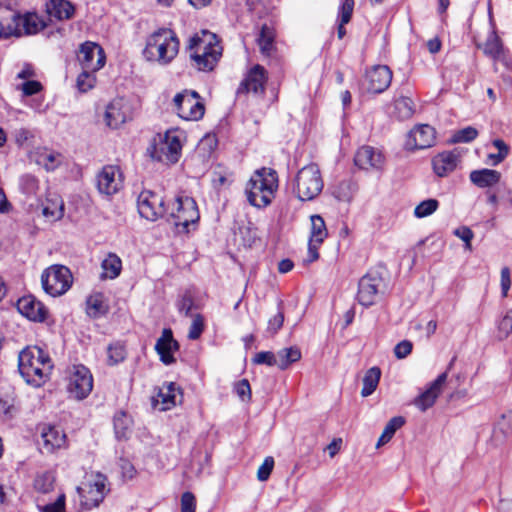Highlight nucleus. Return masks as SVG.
<instances>
[{"mask_svg":"<svg viewBox=\"0 0 512 512\" xmlns=\"http://www.w3.org/2000/svg\"><path fill=\"white\" fill-rule=\"evenodd\" d=\"M187 49L191 65L198 71H212L222 56V46L216 34L208 30L195 33L189 39Z\"/></svg>","mask_w":512,"mask_h":512,"instance_id":"f257e3e1","label":"nucleus"},{"mask_svg":"<svg viewBox=\"0 0 512 512\" xmlns=\"http://www.w3.org/2000/svg\"><path fill=\"white\" fill-rule=\"evenodd\" d=\"M18 369L28 384L39 387L48 379L52 363L42 349L27 347L19 353Z\"/></svg>","mask_w":512,"mask_h":512,"instance_id":"f03ea898","label":"nucleus"},{"mask_svg":"<svg viewBox=\"0 0 512 512\" xmlns=\"http://www.w3.org/2000/svg\"><path fill=\"white\" fill-rule=\"evenodd\" d=\"M278 189V176L270 168L256 170L245 187V195L250 205L264 208L271 204Z\"/></svg>","mask_w":512,"mask_h":512,"instance_id":"7ed1b4c3","label":"nucleus"},{"mask_svg":"<svg viewBox=\"0 0 512 512\" xmlns=\"http://www.w3.org/2000/svg\"><path fill=\"white\" fill-rule=\"evenodd\" d=\"M179 40L171 29L161 28L148 36L143 55L147 61L167 65L179 52Z\"/></svg>","mask_w":512,"mask_h":512,"instance_id":"20e7f679","label":"nucleus"},{"mask_svg":"<svg viewBox=\"0 0 512 512\" xmlns=\"http://www.w3.org/2000/svg\"><path fill=\"white\" fill-rule=\"evenodd\" d=\"M44 27V21L36 13L19 15L0 3V39L33 35Z\"/></svg>","mask_w":512,"mask_h":512,"instance_id":"39448f33","label":"nucleus"},{"mask_svg":"<svg viewBox=\"0 0 512 512\" xmlns=\"http://www.w3.org/2000/svg\"><path fill=\"white\" fill-rule=\"evenodd\" d=\"M324 186L319 167L316 164H309L301 168L293 182V192L301 201L315 199Z\"/></svg>","mask_w":512,"mask_h":512,"instance_id":"423d86ee","label":"nucleus"},{"mask_svg":"<svg viewBox=\"0 0 512 512\" xmlns=\"http://www.w3.org/2000/svg\"><path fill=\"white\" fill-rule=\"evenodd\" d=\"M184 139L183 131L168 130L163 136H159V141L154 145L151 153L152 158L170 164L178 162Z\"/></svg>","mask_w":512,"mask_h":512,"instance_id":"0eeeda50","label":"nucleus"},{"mask_svg":"<svg viewBox=\"0 0 512 512\" xmlns=\"http://www.w3.org/2000/svg\"><path fill=\"white\" fill-rule=\"evenodd\" d=\"M176 114L186 121H198L205 113V106L200 95L194 90L185 89L173 98Z\"/></svg>","mask_w":512,"mask_h":512,"instance_id":"6e6552de","label":"nucleus"},{"mask_svg":"<svg viewBox=\"0 0 512 512\" xmlns=\"http://www.w3.org/2000/svg\"><path fill=\"white\" fill-rule=\"evenodd\" d=\"M41 282L47 294L57 297L65 294L70 289L73 276L66 266L52 265L43 271Z\"/></svg>","mask_w":512,"mask_h":512,"instance_id":"1a4fd4ad","label":"nucleus"},{"mask_svg":"<svg viewBox=\"0 0 512 512\" xmlns=\"http://www.w3.org/2000/svg\"><path fill=\"white\" fill-rule=\"evenodd\" d=\"M137 208L141 217L149 221H156L167 215L169 211L163 196L151 190H143L139 194Z\"/></svg>","mask_w":512,"mask_h":512,"instance_id":"9d476101","label":"nucleus"},{"mask_svg":"<svg viewBox=\"0 0 512 512\" xmlns=\"http://www.w3.org/2000/svg\"><path fill=\"white\" fill-rule=\"evenodd\" d=\"M168 214L174 219V225L182 226L184 230H187L190 224L199 219L197 204L193 198L188 196H178L169 207Z\"/></svg>","mask_w":512,"mask_h":512,"instance_id":"9b49d317","label":"nucleus"},{"mask_svg":"<svg viewBox=\"0 0 512 512\" xmlns=\"http://www.w3.org/2000/svg\"><path fill=\"white\" fill-rule=\"evenodd\" d=\"M93 389V377L84 365H73L69 370L68 391L75 399L86 398Z\"/></svg>","mask_w":512,"mask_h":512,"instance_id":"f8f14e48","label":"nucleus"},{"mask_svg":"<svg viewBox=\"0 0 512 512\" xmlns=\"http://www.w3.org/2000/svg\"><path fill=\"white\" fill-rule=\"evenodd\" d=\"M383 279L377 272L366 273L358 283L357 299L365 307L377 303L382 292Z\"/></svg>","mask_w":512,"mask_h":512,"instance_id":"ddd939ff","label":"nucleus"},{"mask_svg":"<svg viewBox=\"0 0 512 512\" xmlns=\"http://www.w3.org/2000/svg\"><path fill=\"white\" fill-rule=\"evenodd\" d=\"M123 180V174L119 166L106 165L97 173V189L102 195L112 196L121 190Z\"/></svg>","mask_w":512,"mask_h":512,"instance_id":"4468645a","label":"nucleus"},{"mask_svg":"<svg viewBox=\"0 0 512 512\" xmlns=\"http://www.w3.org/2000/svg\"><path fill=\"white\" fill-rule=\"evenodd\" d=\"M78 60L82 70L96 72L105 65L106 56L100 45L94 42H85L80 47Z\"/></svg>","mask_w":512,"mask_h":512,"instance_id":"2eb2a0df","label":"nucleus"},{"mask_svg":"<svg viewBox=\"0 0 512 512\" xmlns=\"http://www.w3.org/2000/svg\"><path fill=\"white\" fill-rule=\"evenodd\" d=\"M80 506L85 510H91L103 501L106 494L104 482H81L77 487Z\"/></svg>","mask_w":512,"mask_h":512,"instance_id":"dca6fc26","label":"nucleus"},{"mask_svg":"<svg viewBox=\"0 0 512 512\" xmlns=\"http://www.w3.org/2000/svg\"><path fill=\"white\" fill-rule=\"evenodd\" d=\"M132 118V107L123 97L113 99L105 112L106 124L111 128H118Z\"/></svg>","mask_w":512,"mask_h":512,"instance_id":"f3484780","label":"nucleus"},{"mask_svg":"<svg viewBox=\"0 0 512 512\" xmlns=\"http://www.w3.org/2000/svg\"><path fill=\"white\" fill-rule=\"evenodd\" d=\"M435 135V129L430 125H417L408 133L405 146L408 150L429 148L435 144Z\"/></svg>","mask_w":512,"mask_h":512,"instance_id":"a211bd4d","label":"nucleus"},{"mask_svg":"<svg viewBox=\"0 0 512 512\" xmlns=\"http://www.w3.org/2000/svg\"><path fill=\"white\" fill-rule=\"evenodd\" d=\"M355 164L363 170H381L385 163V157L381 150L372 146L360 147L354 158Z\"/></svg>","mask_w":512,"mask_h":512,"instance_id":"6ab92c4d","label":"nucleus"},{"mask_svg":"<svg viewBox=\"0 0 512 512\" xmlns=\"http://www.w3.org/2000/svg\"><path fill=\"white\" fill-rule=\"evenodd\" d=\"M447 372L441 373L430 385L413 401V404L421 411H426L434 405L447 381Z\"/></svg>","mask_w":512,"mask_h":512,"instance_id":"aec40b11","label":"nucleus"},{"mask_svg":"<svg viewBox=\"0 0 512 512\" xmlns=\"http://www.w3.org/2000/svg\"><path fill=\"white\" fill-rule=\"evenodd\" d=\"M266 82L267 72L263 66L257 64L247 72L245 78L240 84L238 91L263 94L265 91Z\"/></svg>","mask_w":512,"mask_h":512,"instance_id":"412c9836","label":"nucleus"},{"mask_svg":"<svg viewBox=\"0 0 512 512\" xmlns=\"http://www.w3.org/2000/svg\"><path fill=\"white\" fill-rule=\"evenodd\" d=\"M366 77L367 89L372 93H382L391 84L392 71L386 65H376L367 72Z\"/></svg>","mask_w":512,"mask_h":512,"instance_id":"4be33fe9","label":"nucleus"},{"mask_svg":"<svg viewBox=\"0 0 512 512\" xmlns=\"http://www.w3.org/2000/svg\"><path fill=\"white\" fill-rule=\"evenodd\" d=\"M311 220V233L308 243V252L310 255V260L314 261L318 259V247L323 243L324 239L327 237L328 232L326 229V225L324 219L319 215H312L310 217Z\"/></svg>","mask_w":512,"mask_h":512,"instance_id":"5701e85b","label":"nucleus"},{"mask_svg":"<svg viewBox=\"0 0 512 512\" xmlns=\"http://www.w3.org/2000/svg\"><path fill=\"white\" fill-rule=\"evenodd\" d=\"M17 309L23 316L35 322H42L47 316L46 307L32 295L20 298Z\"/></svg>","mask_w":512,"mask_h":512,"instance_id":"b1692460","label":"nucleus"},{"mask_svg":"<svg viewBox=\"0 0 512 512\" xmlns=\"http://www.w3.org/2000/svg\"><path fill=\"white\" fill-rule=\"evenodd\" d=\"M178 349L179 344L173 338L171 329H164L155 344V350L158 353L160 360L165 365L173 364L175 362L173 354Z\"/></svg>","mask_w":512,"mask_h":512,"instance_id":"393cba45","label":"nucleus"},{"mask_svg":"<svg viewBox=\"0 0 512 512\" xmlns=\"http://www.w3.org/2000/svg\"><path fill=\"white\" fill-rule=\"evenodd\" d=\"M459 161L460 153L456 149L444 151L432 159L433 170L437 176L445 177L456 169Z\"/></svg>","mask_w":512,"mask_h":512,"instance_id":"a878e982","label":"nucleus"},{"mask_svg":"<svg viewBox=\"0 0 512 512\" xmlns=\"http://www.w3.org/2000/svg\"><path fill=\"white\" fill-rule=\"evenodd\" d=\"M41 438L43 440V449L48 453L64 447L66 443L65 433L54 426L43 427Z\"/></svg>","mask_w":512,"mask_h":512,"instance_id":"bb28decb","label":"nucleus"},{"mask_svg":"<svg viewBox=\"0 0 512 512\" xmlns=\"http://www.w3.org/2000/svg\"><path fill=\"white\" fill-rule=\"evenodd\" d=\"M179 397V388L172 382L163 385L155 398L156 404H160V410H169L176 405Z\"/></svg>","mask_w":512,"mask_h":512,"instance_id":"cd10ccee","label":"nucleus"},{"mask_svg":"<svg viewBox=\"0 0 512 512\" xmlns=\"http://www.w3.org/2000/svg\"><path fill=\"white\" fill-rule=\"evenodd\" d=\"M47 13L58 20L70 19L74 14V6L67 0H50L46 4Z\"/></svg>","mask_w":512,"mask_h":512,"instance_id":"c85d7f7f","label":"nucleus"},{"mask_svg":"<svg viewBox=\"0 0 512 512\" xmlns=\"http://www.w3.org/2000/svg\"><path fill=\"white\" fill-rule=\"evenodd\" d=\"M501 179L500 172L492 169L474 170L470 173V180L480 188L491 187Z\"/></svg>","mask_w":512,"mask_h":512,"instance_id":"c756f323","label":"nucleus"},{"mask_svg":"<svg viewBox=\"0 0 512 512\" xmlns=\"http://www.w3.org/2000/svg\"><path fill=\"white\" fill-rule=\"evenodd\" d=\"M109 310V305L103 293L96 292L86 300V312L92 318H99Z\"/></svg>","mask_w":512,"mask_h":512,"instance_id":"7c9ffc66","label":"nucleus"},{"mask_svg":"<svg viewBox=\"0 0 512 512\" xmlns=\"http://www.w3.org/2000/svg\"><path fill=\"white\" fill-rule=\"evenodd\" d=\"M102 279H115L117 278L122 270V261L115 253H109L101 263Z\"/></svg>","mask_w":512,"mask_h":512,"instance_id":"2f4dec72","label":"nucleus"},{"mask_svg":"<svg viewBox=\"0 0 512 512\" xmlns=\"http://www.w3.org/2000/svg\"><path fill=\"white\" fill-rule=\"evenodd\" d=\"M275 30L268 24H263L257 39L260 51L263 55L269 56L274 49Z\"/></svg>","mask_w":512,"mask_h":512,"instance_id":"473e14b6","label":"nucleus"},{"mask_svg":"<svg viewBox=\"0 0 512 512\" xmlns=\"http://www.w3.org/2000/svg\"><path fill=\"white\" fill-rule=\"evenodd\" d=\"M43 216L51 221L60 220L64 215V203L62 199L56 197L55 199H47L42 209Z\"/></svg>","mask_w":512,"mask_h":512,"instance_id":"72a5a7b5","label":"nucleus"},{"mask_svg":"<svg viewBox=\"0 0 512 512\" xmlns=\"http://www.w3.org/2000/svg\"><path fill=\"white\" fill-rule=\"evenodd\" d=\"M381 377L380 368L374 366L368 369L363 377V387L361 395L363 397L370 396L377 388Z\"/></svg>","mask_w":512,"mask_h":512,"instance_id":"f704fd0d","label":"nucleus"},{"mask_svg":"<svg viewBox=\"0 0 512 512\" xmlns=\"http://www.w3.org/2000/svg\"><path fill=\"white\" fill-rule=\"evenodd\" d=\"M301 359V351L297 347L283 348L277 352V367L285 370L290 364Z\"/></svg>","mask_w":512,"mask_h":512,"instance_id":"c9c22d12","label":"nucleus"},{"mask_svg":"<svg viewBox=\"0 0 512 512\" xmlns=\"http://www.w3.org/2000/svg\"><path fill=\"white\" fill-rule=\"evenodd\" d=\"M63 161V156L55 151L44 149L38 153L37 162L47 171L55 170Z\"/></svg>","mask_w":512,"mask_h":512,"instance_id":"e433bc0d","label":"nucleus"},{"mask_svg":"<svg viewBox=\"0 0 512 512\" xmlns=\"http://www.w3.org/2000/svg\"><path fill=\"white\" fill-rule=\"evenodd\" d=\"M415 112V106L409 97H400L394 102V115L399 120H406L412 117Z\"/></svg>","mask_w":512,"mask_h":512,"instance_id":"4c0bfd02","label":"nucleus"},{"mask_svg":"<svg viewBox=\"0 0 512 512\" xmlns=\"http://www.w3.org/2000/svg\"><path fill=\"white\" fill-rule=\"evenodd\" d=\"M404 423L405 420L401 416L391 418L389 422L386 424L382 434L378 439L377 447H380L381 445L388 443L392 439L395 432L399 428H401L404 425Z\"/></svg>","mask_w":512,"mask_h":512,"instance_id":"58836bf2","label":"nucleus"},{"mask_svg":"<svg viewBox=\"0 0 512 512\" xmlns=\"http://www.w3.org/2000/svg\"><path fill=\"white\" fill-rule=\"evenodd\" d=\"M483 52L492 59H498L502 53V44L495 31H491L483 44Z\"/></svg>","mask_w":512,"mask_h":512,"instance_id":"ea45409f","label":"nucleus"},{"mask_svg":"<svg viewBox=\"0 0 512 512\" xmlns=\"http://www.w3.org/2000/svg\"><path fill=\"white\" fill-rule=\"evenodd\" d=\"M126 358L125 346L120 342L112 343L107 348V363L117 365Z\"/></svg>","mask_w":512,"mask_h":512,"instance_id":"a19ab883","label":"nucleus"},{"mask_svg":"<svg viewBox=\"0 0 512 512\" xmlns=\"http://www.w3.org/2000/svg\"><path fill=\"white\" fill-rule=\"evenodd\" d=\"M439 207V202L436 199H427L420 202L414 209V216L416 218H425L432 215Z\"/></svg>","mask_w":512,"mask_h":512,"instance_id":"79ce46f5","label":"nucleus"},{"mask_svg":"<svg viewBox=\"0 0 512 512\" xmlns=\"http://www.w3.org/2000/svg\"><path fill=\"white\" fill-rule=\"evenodd\" d=\"M131 419L124 412L116 414L114 417V428L117 437L125 438L130 429Z\"/></svg>","mask_w":512,"mask_h":512,"instance_id":"37998d69","label":"nucleus"},{"mask_svg":"<svg viewBox=\"0 0 512 512\" xmlns=\"http://www.w3.org/2000/svg\"><path fill=\"white\" fill-rule=\"evenodd\" d=\"M478 136V131L472 126L465 127L455 131L450 139V143H469Z\"/></svg>","mask_w":512,"mask_h":512,"instance_id":"c03bdc74","label":"nucleus"},{"mask_svg":"<svg viewBox=\"0 0 512 512\" xmlns=\"http://www.w3.org/2000/svg\"><path fill=\"white\" fill-rule=\"evenodd\" d=\"M95 71L83 70L77 77L76 85L79 91L87 92L92 89L96 83Z\"/></svg>","mask_w":512,"mask_h":512,"instance_id":"a18cd8bd","label":"nucleus"},{"mask_svg":"<svg viewBox=\"0 0 512 512\" xmlns=\"http://www.w3.org/2000/svg\"><path fill=\"white\" fill-rule=\"evenodd\" d=\"M204 318L200 314L193 316L192 323L189 328L188 338L191 340L198 339L204 330Z\"/></svg>","mask_w":512,"mask_h":512,"instance_id":"49530a36","label":"nucleus"},{"mask_svg":"<svg viewBox=\"0 0 512 512\" xmlns=\"http://www.w3.org/2000/svg\"><path fill=\"white\" fill-rule=\"evenodd\" d=\"M453 234L464 242L466 250L472 251L471 241L474 238V232L469 227L460 226L453 231Z\"/></svg>","mask_w":512,"mask_h":512,"instance_id":"de8ad7c7","label":"nucleus"},{"mask_svg":"<svg viewBox=\"0 0 512 512\" xmlns=\"http://www.w3.org/2000/svg\"><path fill=\"white\" fill-rule=\"evenodd\" d=\"M65 500V495L59 494L54 502L42 506L38 505V508L41 512H66Z\"/></svg>","mask_w":512,"mask_h":512,"instance_id":"09e8293b","label":"nucleus"},{"mask_svg":"<svg viewBox=\"0 0 512 512\" xmlns=\"http://www.w3.org/2000/svg\"><path fill=\"white\" fill-rule=\"evenodd\" d=\"M17 89L21 90L23 95L31 96L39 93L42 90V85L39 81L31 79L18 85Z\"/></svg>","mask_w":512,"mask_h":512,"instance_id":"8fccbe9b","label":"nucleus"},{"mask_svg":"<svg viewBox=\"0 0 512 512\" xmlns=\"http://www.w3.org/2000/svg\"><path fill=\"white\" fill-rule=\"evenodd\" d=\"M253 362L256 364H266L268 366H277V354L270 351H262L255 355Z\"/></svg>","mask_w":512,"mask_h":512,"instance_id":"3c124183","label":"nucleus"},{"mask_svg":"<svg viewBox=\"0 0 512 512\" xmlns=\"http://www.w3.org/2000/svg\"><path fill=\"white\" fill-rule=\"evenodd\" d=\"M501 337L506 338L512 332V308L509 309L498 325Z\"/></svg>","mask_w":512,"mask_h":512,"instance_id":"603ef678","label":"nucleus"},{"mask_svg":"<svg viewBox=\"0 0 512 512\" xmlns=\"http://www.w3.org/2000/svg\"><path fill=\"white\" fill-rule=\"evenodd\" d=\"M284 314L278 311L274 316L268 320L267 332L270 335H275L283 326Z\"/></svg>","mask_w":512,"mask_h":512,"instance_id":"864d4df0","label":"nucleus"},{"mask_svg":"<svg viewBox=\"0 0 512 512\" xmlns=\"http://www.w3.org/2000/svg\"><path fill=\"white\" fill-rule=\"evenodd\" d=\"M274 467V459L273 457H266L261 464V466L258 468L257 471V477L258 480H267L273 470Z\"/></svg>","mask_w":512,"mask_h":512,"instance_id":"5fc2aeb1","label":"nucleus"},{"mask_svg":"<svg viewBox=\"0 0 512 512\" xmlns=\"http://www.w3.org/2000/svg\"><path fill=\"white\" fill-rule=\"evenodd\" d=\"M354 9V0H344L340 10H339V18L342 21V24H347L351 20L352 13Z\"/></svg>","mask_w":512,"mask_h":512,"instance_id":"6e6d98bb","label":"nucleus"},{"mask_svg":"<svg viewBox=\"0 0 512 512\" xmlns=\"http://www.w3.org/2000/svg\"><path fill=\"white\" fill-rule=\"evenodd\" d=\"M235 392L242 401H248L251 398V388L248 380L242 379L235 384Z\"/></svg>","mask_w":512,"mask_h":512,"instance_id":"4d7b16f0","label":"nucleus"},{"mask_svg":"<svg viewBox=\"0 0 512 512\" xmlns=\"http://www.w3.org/2000/svg\"><path fill=\"white\" fill-rule=\"evenodd\" d=\"M196 499L191 492H184L181 496V512H195Z\"/></svg>","mask_w":512,"mask_h":512,"instance_id":"13d9d810","label":"nucleus"},{"mask_svg":"<svg viewBox=\"0 0 512 512\" xmlns=\"http://www.w3.org/2000/svg\"><path fill=\"white\" fill-rule=\"evenodd\" d=\"M22 190L27 194H34L38 189V181L32 175H25L21 178Z\"/></svg>","mask_w":512,"mask_h":512,"instance_id":"bf43d9fd","label":"nucleus"},{"mask_svg":"<svg viewBox=\"0 0 512 512\" xmlns=\"http://www.w3.org/2000/svg\"><path fill=\"white\" fill-rule=\"evenodd\" d=\"M413 345L408 340L399 342L394 348V354L398 359L406 358L412 351Z\"/></svg>","mask_w":512,"mask_h":512,"instance_id":"052dcab7","label":"nucleus"},{"mask_svg":"<svg viewBox=\"0 0 512 512\" xmlns=\"http://www.w3.org/2000/svg\"><path fill=\"white\" fill-rule=\"evenodd\" d=\"M500 286L502 297H507L511 287L510 269L508 267H503L501 269Z\"/></svg>","mask_w":512,"mask_h":512,"instance_id":"680f3d73","label":"nucleus"},{"mask_svg":"<svg viewBox=\"0 0 512 512\" xmlns=\"http://www.w3.org/2000/svg\"><path fill=\"white\" fill-rule=\"evenodd\" d=\"M35 77V71L31 65H24L23 68L17 73V78L28 81Z\"/></svg>","mask_w":512,"mask_h":512,"instance_id":"e2e57ef3","label":"nucleus"},{"mask_svg":"<svg viewBox=\"0 0 512 512\" xmlns=\"http://www.w3.org/2000/svg\"><path fill=\"white\" fill-rule=\"evenodd\" d=\"M493 145L498 149V158H506L509 153V148L506 143L501 139H495Z\"/></svg>","mask_w":512,"mask_h":512,"instance_id":"0e129e2a","label":"nucleus"},{"mask_svg":"<svg viewBox=\"0 0 512 512\" xmlns=\"http://www.w3.org/2000/svg\"><path fill=\"white\" fill-rule=\"evenodd\" d=\"M193 306V301L190 297H183L179 304V311L188 316Z\"/></svg>","mask_w":512,"mask_h":512,"instance_id":"69168bd1","label":"nucleus"},{"mask_svg":"<svg viewBox=\"0 0 512 512\" xmlns=\"http://www.w3.org/2000/svg\"><path fill=\"white\" fill-rule=\"evenodd\" d=\"M294 267V263L290 259H283L278 264V271L280 273H288Z\"/></svg>","mask_w":512,"mask_h":512,"instance_id":"338daca9","label":"nucleus"},{"mask_svg":"<svg viewBox=\"0 0 512 512\" xmlns=\"http://www.w3.org/2000/svg\"><path fill=\"white\" fill-rule=\"evenodd\" d=\"M427 48L432 53L435 54L440 51L441 49V42L438 38L430 39L427 42Z\"/></svg>","mask_w":512,"mask_h":512,"instance_id":"774afa93","label":"nucleus"}]
</instances>
